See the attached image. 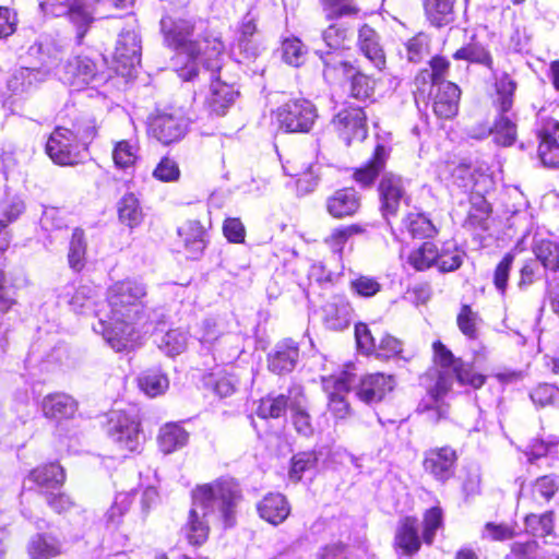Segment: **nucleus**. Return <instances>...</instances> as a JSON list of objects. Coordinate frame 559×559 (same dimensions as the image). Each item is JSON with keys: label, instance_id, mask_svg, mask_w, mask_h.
<instances>
[{"label": "nucleus", "instance_id": "1", "mask_svg": "<svg viewBox=\"0 0 559 559\" xmlns=\"http://www.w3.org/2000/svg\"><path fill=\"white\" fill-rule=\"evenodd\" d=\"M147 285L138 278H126L114 283L107 290L110 313L99 317L93 330L116 352L123 350L135 334L146 333L157 322L156 310L150 308L145 298Z\"/></svg>", "mask_w": 559, "mask_h": 559}, {"label": "nucleus", "instance_id": "2", "mask_svg": "<svg viewBox=\"0 0 559 559\" xmlns=\"http://www.w3.org/2000/svg\"><path fill=\"white\" fill-rule=\"evenodd\" d=\"M160 27L168 46L178 51V58L185 62L177 72L183 81H193L201 68L214 72L222 69L224 44L213 35L193 39L194 25L188 20L173 21L162 19Z\"/></svg>", "mask_w": 559, "mask_h": 559}, {"label": "nucleus", "instance_id": "3", "mask_svg": "<svg viewBox=\"0 0 559 559\" xmlns=\"http://www.w3.org/2000/svg\"><path fill=\"white\" fill-rule=\"evenodd\" d=\"M195 506L201 507L205 516H212L224 528L236 524L238 507L242 501L240 485L229 477L197 486L191 493Z\"/></svg>", "mask_w": 559, "mask_h": 559}, {"label": "nucleus", "instance_id": "4", "mask_svg": "<svg viewBox=\"0 0 559 559\" xmlns=\"http://www.w3.org/2000/svg\"><path fill=\"white\" fill-rule=\"evenodd\" d=\"M134 0H44L40 9L56 17L67 16L76 27L79 41L97 17L115 16L110 10H129Z\"/></svg>", "mask_w": 559, "mask_h": 559}, {"label": "nucleus", "instance_id": "5", "mask_svg": "<svg viewBox=\"0 0 559 559\" xmlns=\"http://www.w3.org/2000/svg\"><path fill=\"white\" fill-rule=\"evenodd\" d=\"M106 433L116 447L126 452H139L144 437L141 432V423L133 412L111 409L106 415Z\"/></svg>", "mask_w": 559, "mask_h": 559}, {"label": "nucleus", "instance_id": "6", "mask_svg": "<svg viewBox=\"0 0 559 559\" xmlns=\"http://www.w3.org/2000/svg\"><path fill=\"white\" fill-rule=\"evenodd\" d=\"M408 182L402 176L384 173L378 185L379 211L382 217L390 223L403 204L408 205L411 195L407 192Z\"/></svg>", "mask_w": 559, "mask_h": 559}, {"label": "nucleus", "instance_id": "7", "mask_svg": "<svg viewBox=\"0 0 559 559\" xmlns=\"http://www.w3.org/2000/svg\"><path fill=\"white\" fill-rule=\"evenodd\" d=\"M332 390H328L329 396V409L330 412L340 419H344L349 415L350 408L349 403L346 400V394L354 392L355 395L365 404L372 405L381 402L388 392L392 390H385V386H330Z\"/></svg>", "mask_w": 559, "mask_h": 559}, {"label": "nucleus", "instance_id": "8", "mask_svg": "<svg viewBox=\"0 0 559 559\" xmlns=\"http://www.w3.org/2000/svg\"><path fill=\"white\" fill-rule=\"evenodd\" d=\"M318 117L317 108L307 99H292L276 111L278 126L285 132L307 133Z\"/></svg>", "mask_w": 559, "mask_h": 559}, {"label": "nucleus", "instance_id": "9", "mask_svg": "<svg viewBox=\"0 0 559 559\" xmlns=\"http://www.w3.org/2000/svg\"><path fill=\"white\" fill-rule=\"evenodd\" d=\"M433 362L444 372L452 373L460 384H484L486 376L474 371L473 366L457 358L441 342L432 343Z\"/></svg>", "mask_w": 559, "mask_h": 559}, {"label": "nucleus", "instance_id": "10", "mask_svg": "<svg viewBox=\"0 0 559 559\" xmlns=\"http://www.w3.org/2000/svg\"><path fill=\"white\" fill-rule=\"evenodd\" d=\"M188 128V121L179 110L158 111L150 120L148 131L164 145L181 140Z\"/></svg>", "mask_w": 559, "mask_h": 559}, {"label": "nucleus", "instance_id": "11", "mask_svg": "<svg viewBox=\"0 0 559 559\" xmlns=\"http://www.w3.org/2000/svg\"><path fill=\"white\" fill-rule=\"evenodd\" d=\"M80 146L76 135L71 130L58 127L46 143V152L53 163L68 166L79 163Z\"/></svg>", "mask_w": 559, "mask_h": 559}, {"label": "nucleus", "instance_id": "12", "mask_svg": "<svg viewBox=\"0 0 559 559\" xmlns=\"http://www.w3.org/2000/svg\"><path fill=\"white\" fill-rule=\"evenodd\" d=\"M457 454L451 447L432 448L424 453L423 467L433 479L444 484L453 477Z\"/></svg>", "mask_w": 559, "mask_h": 559}, {"label": "nucleus", "instance_id": "13", "mask_svg": "<svg viewBox=\"0 0 559 559\" xmlns=\"http://www.w3.org/2000/svg\"><path fill=\"white\" fill-rule=\"evenodd\" d=\"M60 79L75 90L84 88L99 80L95 62L83 56L68 59L62 64Z\"/></svg>", "mask_w": 559, "mask_h": 559}, {"label": "nucleus", "instance_id": "14", "mask_svg": "<svg viewBox=\"0 0 559 559\" xmlns=\"http://www.w3.org/2000/svg\"><path fill=\"white\" fill-rule=\"evenodd\" d=\"M340 138L346 145L353 141H362L367 136L366 114L359 107L340 111L333 119Z\"/></svg>", "mask_w": 559, "mask_h": 559}, {"label": "nucleus", "instance_id": "15", "mask_svg": "<svg viewBox=\"0 0 559 559\" xmlns=\"http://www.w3.org/2000/svg\"><path fill=\"white\" fill-rule=\"evenodd\" d=\"M538 155L546 167H559V121L543 118L538 129Z\"/></svg>", "mask_w": 559, "mask_h": 559}, {"label": "nucleus", "instance_id": "16", "mask_svg": "<svg viewBox=\"0 0 559 559\" xmlns=\"http://www.w3.org/2000/svg\"><path fill=\"white\" fill-rule=\"evenodd\" d=\"M201 70L204 74L209 73L210 79L212 80L210 94L206 97L205 105L211 114L224 116L228 108L234 104L238 95V91L234 85L222 81L221 76L216 75V72L219 70L212 72L203 67Z\"/></svg>", "mask_w": 559, "mask_h": 559}, {"label": "nucleus", "instance_id": "17", "mask_svg": "<svg viewBox=\"0 0 559 559\" xmlns=\"http://www.w3.org/2000/svg\"><path fill=\"white\" fill-rule=\"evenodd\" d=\"M302 395L300 386H290L286 393L269 394L260 400L257 408V415L261 418H280L285 415L294 401H299Z\"/></svg>", "mask_w": 559, "mask_h": 559}, {"label": "nucleus", "instance_id": "18", "mask_svg": "<svg viewBox=\"0 0 559 559\" xmlns=\"http://www.w3.org/2000/svg\"><path fill=\"white\" fill-rule=\"evenodd\" d=\"M299 360V348L293 340H284L276 344L273 353L269 355L267 366L276 374L292 372Z\"/></svg>", "mask_w": 559, "mask_h": 559}, {"label": "nucleus", "instance_id": "19", "mask_svg": "<svg viewBox=\"0 0 559 559\" xmlns=\"http://www.w3.org/2000/svg\"><path fill=\"white\" fill-rule=\"evenodd\" d=\"M513 114H498L495 123L490 128H481V132L473 131V139L481 140L492 135L493 142L501 146H511L516 140V124L512 119Z\"/></svg>", "mask_w": 559, "mask_h": 559}, {"label": "nucleus", "instance_id": "20", "mask_svg": "<svg viewBox=\"0 0 559 559\" xmlns=\"http://www.w3.org/2000/svg\"><path fill=\"white\" fill-rule=\"evenodd\" d=\"M352 34V29L344 23H333L322 32V39L330 49L325 52L319 51L325 67H336L331 58L332 51L336 52L348 48Z\"/></svg>", "mask_w": 559, "mask_h": 559}, {"label": "nucleus", "instance_id": "21", "mask_svg": "<svg viewBox=\"0 0 559 559\" xmlns=\"http://www.w3.org/2000/svg\"><path fill=\"white\" fill-rule=\"evenodd\" d=\"M361 199L354 188L336 190L326 200V210L335 218L352 216L359 210Z\"/></svg>", "mask_w": 559, "mask_h": 559}, {"label": "nucleus", "instance_id": "22", "mask_svg": "<svg viewBox=\"0 0 559 559\" xmlns=\"http://www.w3.org/2000/svg\"><path fill=\"white\" fill-rule=\"evenodd\" d=\"M141 40L135 32H122L117 40L115 58L130 71L141 62Z\"/></svg>", "mask_w": 559, "mask_h": 559}, {"label": "nucleus", "instance_id": "23", "mask_svg": "<svg viewBox=\"0 0 559 559\" xmlns=\"http://www.w3.org/2000/svg\"><path fill=\"white\" fill-rule=\"evenodd\" d=\"M461 91L457 85L451 82L441 83L437 86L433 97V112L442 119H450L457 114Z\"/></svg>", "mask_w": 559, "mask_h": 559}, {"label": "nucleus", "instance_id": "24", "mask_svg": "<svg viewBox=\"0 0 559 559\" xmlns=\"http://www.w3.org/2000/svg\"><path fill=\"white\" fill-rule=\"evenodd\" d=\"M450 386H430L418 404L417 411L427 415V420L436 424L448 414L445 397Z\"/></svg>", "mask_w": 559, "mask_h": 559}, {"label": "nucleus", "instance_id": "25", "mask_svg": "<svg viewBox=\"0 0 559 559\" xmlns=\"http://www.w3.org/2000/svg\"><path fill=\"white\" fill-rule=\"evenodd\" d=\"M357 45L361 53L372 63V66L382 70L385 66V55L380 44L378 33L368 24H364L358 29Z\"/></svg>", "mask_w": 559, "mask_h": 559}, {"label": "nucleus", "instance_id": "26", "mask_svg": "<svg viewBox=\"0 0 559 559\" xmlns=\"http://www.w3.org/2000/svg\"><path fill=\"white\" fill-rule=\"evenodd\" d=\"M496 96L493 107L498 114H509L518 88L516 81L507 72H493Z\"/></svg>", "mask_w": 559, "mask_h": 559}, {"label": "nucleus", "instance_id": "27", "mask_svg": "<svg viewBox=\"0 0 559 559\" xmlns=\"http://www.w3.org/2000/svg\"><path fill=\"white\" fill-rule=\"evenodd\" d=\"M394 543L406 556H413L420 549L421 540L418 534L417 519L406 516L399 522Z\"/></svg>", "mask_w": 559, "mask_h": 559}, {"label": "nucleus", "instance_id": "28", "mask_svg": "<svg viewBox=\"0 0 559 559\" xmlns=\"http://www.w3.org/2000/svg\"><path fill=\"white\" fill-rule=\"evenodd\" d=\"M211 521H214L212 516L203 515L201 507L195 506L194 501H192L188 521L183 527L189 544L200 546L206 542Z\"/></svg>", "mask_w": 559, "mask_h": 559}, {"label": "nucleus", "instance_id": "29", "mask_svg": "<svg viewBox=\"0 0 559 559\" xmlns=\"http://www.w3.org/2000/svg\"><path fill=\"white\" fill-rule=\"evenodd\" d=\"M350 304L341 297H335L323 307V320L330 330L342 331L352 321Z\"/></svg>", "mask_w": 559, "mask_h": 559}, {"label": "nucleus", "instance_id": "30", "mask_svg": "<svg viewBox=\"0 0 559 559\" xmlns=\"http://www.w3.org/2000/svg\"><path fill=\"white\" fill-rule=\"evenodd\" d=\"M259 515L273 525L286 520L290 512L289 504L282 493H269L258 503Z\"/></svg>", "mask_w": 559, "mask_h": 559}, {"label": "nucleus", "instance_id": "31", "mask_svg": "<svg viewBox=\"0 0 559 559\" xmlns=\"http://www.w3.org/2000/svg\"><path fill=\"white\" fill-rule=\"evenodd\" d=\"M389 152L382 144L374 148L372 157L366 165L357 168L354 173V179L362 187H370L379 174L384 169Z\"/></svg>", "mask_w": 559, "mask_h": 559}, {"label": "nucleus", "instance_id": "32", "mask_svg": "<svg viewBox=\"0 0 559 559\" xmlns=\"http://www.w3.org/2000/svg\"><path fill=\"white\" fill-rule=\"evenodd\" d=\"M47 73L39 69L20 68L9 79L8 88L16 95L28 93L44 82Z\"/></svg>", "mask_w": 559, "mask_h": 559}, {"label": "nucleus", "instance_id": "33", "mask_svg": "<svg viewBox=\"0 0 559 559\" xmlns=\"http://www.w3.org/2000/svg\"><path fill=\"white\" fill-rule=\"evenodd\" d=\"M41 406L44 415L55 419L72 417L78 409L76 402L64 393L47 395Z\"/></svg>", "mask_w": 559, "mask_h": 559}, {"label": "nucleus", "instance_id": "34", "mask_svg": "<svg viewBox=\"0 0 559 559\" xmlns=\"http://www.w3.org/2000/svg\"><path fill=\"white\" fill-rule=\"evenodd\" d=\"M532 250L545 270L559 271V245L552 239L535 237Z\"/></svg>", "mask_w": 559, "mask_h": 559}, {"label": "nucleus", "instance_id": "35", "mask_svg": "<svg viewBox=\"0 0 559 559\" xmlns=\"http://www.w3.org/2000/svg\"><path fill=\"white\" fill-rule=\"evenodd\" d=\"M62 544L52 534L41 533L32 537L28 554L33 559H50L61 554Z\"/></svg>", "mask_w": 559, "mask_h": 559}, {"label": "nucleus", "instance_id": "36", "mask_svg": "<svg viewBox=\"0 0 559 559\" xmlns=\"http://www.w3.org/2000/svg\"><path fill=\"white\" fill-rule=\"evenodd\" d=\"M191 259H198L205 248V229L198 221H189L178 230Z\"/></svg>", "mask_w": 559, "mask_h": 559}, {"label": "nucleus", "instance_id": "37", "mask_svg": "<svg viewBox=\"0 0 559 559\" xmlns=\"http://www.w3.org/2000/svg\"><path fill=\"white\" fill-rule=\"evenodd\" d=\"M454 0H424L425 14L436 27L445 26L454 21Z\"/></svg>", "mask_w": 559, "mask_h": 559}, {"label": "nucleus", "instance_id": "38", "mask_svg": "<svg viewBox=\"0 0 559 559\" xmlns=\"http://www.w3.org/2000/svg\"><path fill=\"white\" fill-rule=\"evenodd\" d=\"M189 433L178 424L168 423L158 435V444L164 453H171L187 444Z\"/></svg>", "mask_w": 559, "mask_h": 559}, {"label": "nucleus", "instance_id": "39", "mask_svg": "<svg viewBox=\"0 0 559 559\" xmlns=\"http://www.w3.org/2000/svg\"><path fill=\"white\" fill-rule=\"evenodd\" d=\"M29 478L43 488L55 489L63 484L66 475L59 464L50 463L33 469Z\"/></svg>", "mask_w": 559, "mask_h": 559}, {"label": "nucleus", "instance_id": "40", "mask_svg": "<svg viewBox=\"0 0 559 559\" xmlns=\"http://www.w3.org/2000/svg\"><path fill=\"white\" fill-rule=\"evenodd\" d=\"M189 334L181 329H171L155 340L158 348L167 356H177L187 348Z\"/></svg>", "mask_w": 559, "mask_h": 559}, {"label": "nucleus", "instance_id": "41", "mask_svg": "<svg viewBox=\"0 0 559 559\" xmlns=\"http://www.w3.org/2000/svg\"><path fill=\"white\" fill-rule=\"evenodd\" d=\"M402 224L413 238H430L437 233L431 221L421 213L409 212Z\"/></svg>", "mask_w": 559, "mask_h": 559}, {"label": "nucleus", "instance_id": "42", "mask_svg": "<svg viewBox=\"0 0 559 559\" xmlns=\"http://www.w3.org/2000/svg\"><path fill=\"white\" fill-rule=\"evenodd\" d=\"M118 215L120 222L131 228L142 222V209L138 198L133 193L124 194L118 202Z\"/></svg>", "mask_w": 559, "mask_h": 559}, {"label": "nucleus", "instance_id": "43", "mask_svg": "<svg viewBox=\"0 0 559 559\" xmlns=\"http://www.w3.org/2000/svg\"><path fill=\"white\" fill-rule=\"evenodd\" d=\"M86 240L84 230L74 228L69 243L68 262L72 270L81 271L85 265Z\"/></svg>", "mask_w": 559, "mask_h": 559}, {"label": "nucleus", "instance_id": "44", "mask_svg": "<svg viewBox=\"0 0 559 559\" xmlns=\"http://www.w3.org/2000/svg\"><path fill=\"white\" fill-rule=\"evenodd\" d=\"M328 20L356 16L360 12L357 0H319Z\"/></svg>", "mask_w": 559, "mask_h": 559}, {"label": "nucleus", "instance_id": "45", "mask_svg": "<svg viewBox=\"0 0 559 559\" xmlns=\"http://www.w3.org/2000/svg\"><path fill=\"white\" fill-rule=\"evenodd\" d=\"M139 147L129 140H121L115 143L112 148V160L117 168L129 169L134 166L138 159Z\"/></svg>", "mask_w": 559, "mask_h": 559}, {"label": "nucleus", "instance_id": "46", "mask_svg": "<svg viewBox=\"0 0 559 559\" xmlns=\"http://www.w3.org/2000/svg\"><path fill=\"white\" fill-rule=\"evenodd\" d=\"M25 211V203L19 195L7 194L0 201V229L15 222Z\"/></svg>", "mask_w": 559, "mask_h": 559}, {"label": "nucleus", "instance_id": "47", "mask_svg": "<svg viewBox=\"0 0 559 559\" xmlns=\"http://www.w3.org/2000/svg\"><path fill=\"white\" fill-rule=\"evenodd\" d=\"M525 530L536 537H551L554 531V513L528 514L525 516Z\"/></svg>", "mask_w": 559, "mask_h": 559}, {"label": "nucleus", "instance_id": "48", "mask_svg": "<svg viewBox=\"0 0 559 559\" xmlns=\"http://www.w3.org/2000/svg\"><path fill=\"white\" fill-rule=\"evenodd\" d=\"M456 323L460 331L469 340H476L478 337L479 325L481 324V319L479 314L472 310L468 305L462 306L457 318Z\"/></svg>", "mask_w": 559, "mask_h": 559}, {"label": "nucleus", "instance_id": "49", "mask_svg": "<svg viewBox=\"0 0 559 559\" xmlns=\"http://www.w3.org/2000/svg\"><path fill=\"white\" fill-rule=\"evenodd\" d=\"M438 260V249L432 242H424L417 250L408 257V262L417 271H425L436 264Z\"/></svg>", "mask_w": 559, "mask_h": 559}, {"label": "nucleus", "instance_id": "50", "mask_svg": "<svg viewBox=\"0 0 559 559\" xmlns=\"http://www.w3.org/2000/svg\"><path fill=\"white\" fill-rule=\"evenodd\" d=\"M453 58L457 60H467L469 62L484 64L490 70H492V58L489 51L479 44H469L465 47L460 48L459 50L455 51Z\"/></svg>", "mask_w": 559, "mask_h": 559}, {"label": "nucleus", "instance_id": "51", "mask_svg": "<svg viewBox=\"0 0 559 559\" xmlns=\"http://www.w3.org/2000/svg\"><path fill=\"white\" fill-rule=\"evenodd\" d=\"M558 490V484L556 479L550 476H543L537 478L531 487L532 499L537 504H544L548 502Z\"/></svg>", "mask_w": 559, "mask_h": 559}, {"label": "nucleus", "instance_id": "52", "mask_svg": "<svg viewBox=\"0 0 559 559\" xmlns=\"http://www.w3.org/2000/svg\"><path fill=\"white\" fill-rule=\"evenodd\" d=\"M132 503L130 493L120 492L115 497L111 507L105 513V522L108 527H117L122 520V516L128 512Z\"/></svg>", "mask_w": 559, "mask_h": 559}, {"label": "nucleus", "instance_id": "53", "mask_svg": "<svg viewBox=\"0 0 559 559\" xmlns=\"http://www.w3.org/2000/svg\"><path fill=\"white\" fill-rule=\"evenodd\" d=\"M374 90V82L371 80L370 76L361 73L356 72L353 74L349 85V96L359 100V102H366L369 99Z\"/></svg>", "mask_w": 559, "mask_h": 559}, {"label": "nucleus", "instance_id": "54", "mask_svg": "<svg viewBox=\"0 0 559 559\" xmlns=\"http://www.w3.org/2000/svg\"><path fill=\"white\" fill-rule=\"evenodd\" d=\"M305 395L302 394L299 401H294L292 404L293 424L298 433L302 436H311L313 428L311 425L310 416L305 409Z\"/></svg>", "mask_w": 559, "mask_h": 559}, {"label": "nucleus", "instance_id": "55", "mask_svg": "<svg viewBox=\"0 0 559 559\" xmlns=\"http://www.w3.org/2000/svg\"><path fill=\"white\" fill-rule=\"evenodd\" d=\"M463 255L464 253L455 246H449L448 248H443L441 251L438 250V260H436V265L441 272L455 271L461 266Z\"/></svg>", "mask_w": 559, "mask_h": 559}, {"label": "nucleus", "instance_id": "56", "mask_svg": "<svg viewBox=\"0 0 559 559\" xmlns=\"http://www.w3.org/2000/svg\"><path fill=\"white\" fill-rule=\"evenodd\" d=\"M283 59L286 63L299 67L305 61V47L298 38H287L282 44Z\"/></svg>", "mask_w": 559, "mask_h": 559}, {"label": "nucleus", "instance_id": "57", "mask_svg": "<svg viewBox=\"0 0 559 559\" xmlns=\"http://www.w3.org/2000/svg\"><path fill=\"white\" fill-rule=\"evenodd\" d=\"M317 455L314 452H300L293 456L289 477L295 481L300 480L302 473L311 469L317 464Z\"/></svg>", "mask_w": 559, "mask_h": 559}, {"label": "nucleus", "instance_id": "58", "mask_svg": "<svg viewBox=\"0 0 559 559\" xmlns=\"http://www.w3.org/2000/svg\"><path fill=\"white\" fill-rule=\"evenodd\" d=\"M442 526V511L438 507H433L426 511L424 516V542L428 545L432 544L436 532Z\"/></svg>", "mask_w": 559, "mask_h": 559}, {"label": "nucleus", "instance_id": "59", "mask_svg": "<svg viewBox=\"0 0 559 559\" xmlns=\"http://www.w3.org/2000/svg\"><path fill=\"white\" fill-rule=\"evenodd\" d=\"M514 253L508 252L498 263L493 273L495 287L502 295L506 293L508 287V280L514 262Z\"/></svg>", "mask_w": 559, "mask_h": 559}, {"label": "nucleus", "instance_id": "60", "mask_svg": "<svg viewBox=\"0 0 559 559\" xmlns=\"http://www.w3.org/2000/svg\"><path fill=\"white\" fill-rule=\"evenodd\" d=\"M450 63L447 59L443 57H435L430 61V68L431 72L429 71H423L417 78L416 81L423 80L426 81V79L431 80L432 85H440L441 83H445L444 75L448 71Z\"/></svg>", "mask_w": 559, "mask_h": 559}, {"label": "nucleus", "instance_id": "61", "mask_svg": "<svg viewBox=\"0 0 559 559\" xmlns=\"http://www.w3.org/2000/svg\"><path fill=\"white\" fill-rule=\"evenodd\" d=\"M153 176L159 181H177L180 177V169L176 160L163 157L153 171Z\"/></svg>", "mask_w": 559, "mask_h": 559}, {"label": "nucleus", "instance_id": "62", "mask_svg": "<svg viewBox=\"0 0 559 559\" xmlns=\"http://www.w3.org/2000/svg\"><path fill=\"white\" fill-rule=\"evenodd\" d=\"M530 397L534 404L539 406L559 405V386H533Z\"/></svg>", "mask_w": 559, "mask_h": 559}, {"label": "nucleus", "instance_id": "63", "mask_svg": "<svg viewBox=\"0 0 559 559\" xmlns=\"http://www.w3.org/2000/svg\"><path fill=\"white\" fill-rule=\"evenodd\" d=\"M350 288L358 296L369 298L380 292L381 285L373 277L359 275L350 281Z\"/></svg>", "mask_w": 559, "mask_h": 559}, {"label": "nucleus", "instance_id": "64", "mask_svg": "<svg viewBox=\"0 0 559 559\" xmlns=\"http://www.w3.org/2000/svg\"><path fill=\"white\" fill-rule=\"evenodd\" d=\"M557 445L558 439L556 438H550L548 440L535 439L528 445L527 450L525 451V454L527 456V460L531 463H533L535 460L552 453Z\"/></svg>", "mask_w": 559, "mask_h": 559}]
</instances>
